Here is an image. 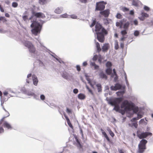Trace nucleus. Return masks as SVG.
<instances>
[{
	"label": "nucleus",
	"instance_id": "3c124183",
	"mask_svg": "<svg viewBox=\"0 0 153 153\" xmlns=\"http://www.w3.org/2000/svg\"><path fill=\"white\" fill-rule=\"evenodd\" d=\"M66 112L68 114L71 113V110L67 108L66 109Z\"/></svg>",
	"mask_w": 153,
	"mask_h": 153
},
{
	"label": "nucleus",
	"instance_id": "c85d7f7f",
	"mask_svg": "<svg viewBox=\"0 0 153 153\" xmlns=\"http://www.w3.org/2000/svg\"><path fill=\"white\" fill-rule=\"evenodd\" d=\"M98 61L100 64L102 62V61L103 59V57L100 54H99L98 55Z\"/></svg>",
	"mask_w": 153,
	"mask_h": 153
},
{
	"label": "nucleus",
	"instance_id": "6e6d98bb",
	"mask_svg": "<svg viewBox=\"0 0 153 153\" xmlns=\"http://www.w3.org/2000/svg\"><path fill=\"white\" fill-rule=\"evenodd\" d=\"M28 19V17L27 16H23V19L25 21L27 20Z\"/></svg>",
	"mask_w": 153,
	"mask_h": 153
},
{
	"label": "nucleus",
	"instance_id": "393cba45",
	"mask_svg": "<svg viewBox=\"0 0 153 153\" xmlns=\"http://www.w3.org/2000/svg\"><path fill=\"white\" fill-rule=\"evenodd\" d=\"M96 45L97 51L98 53H99L101 51L99 43L98 42H96Z\"/></svg>",
	"mask_w": 153,
	"mask_h": 153
},
{
	"label": "nucleus",
	"instance_id": "c756f323",
	"mask_svg": "<svg viewBox=\"0 0 153 153\" xmlns=\"http://www.w3.org/2000/svg\"><path fill=\"white\" fill-rule=\"evenodd\" d=\"M106 66L107 68H111L112 66V63L110 61H108L106 64Z\"/></svg>",
	"mask_w": 153,
	"mask_h": 153
},
{
	"label": "nucleus",
	"instance_id": "603ef678",
	"mask_svg": "<svg viewBox=\"0 0 153 153\" xmlns=\"http://www.w3.org/2000/svg\"><path fill=\"white\" fill-rule=\"evenodd\" d=\"M134 24L135 25H137L138 24V22L137 20H135L133 21Z\"/></svg>",
	"mask_w": 153,
	"mask_h": 153
},
{
	"label": "nucleus",
	"instance_id": "423d86ee",
	"mask_svg": "<svg viewBox=\"0 0 153 153\" xmlns=\"http://www.w3.org/2000/svg\"><path fill=\"white\" fill-rule=\"evenodd\" d=\"M95 31L96 32H102L105 34H108V31L103 27L100 23H97L95 26Z\"/></svg>",
	"mask_w": 153,
	"mask_h": 153
},
{
	"label": "nucleus",
	"instance_id": "473e14b6",
	"mask_svg": "<svg viewBox=\"0 0 153 153\" xmlns=\"http://www.w3.org/2000/svg\"><path fill=\"white\" fill-rule=\"evenodd\" d=\"M60 17L62 18H69V15H68L67 13H65L64 14L60 15Z\"/></svg>",
	"mask_w": 153,
	"mask_h": 153
},
{
	"label": "nucleus",
	"instance_id": "774afa93",
	"mask_svg": "<svg viewBox=\"0 0 153 153\" xmlns=\"http://www.w3.org/2000/svg\"><path fill=\"white\" fill-rule=\"evenodd\" d=\"M118 152L120 153H124L122 149H118Z\"/></svg>",
	"mask_w": 153,
	"mask_h": 153
},
{
	"label": "nucleus",
	"instance_id": "a18cd8bd",
	"mask_svg": "<svg viewBox=\"0 0 153 153\" xmlns=\"http://www.w3.org/2000/svg\"><path fill=\"white\" fill-rule=\"evenodd\" d=\"M124 108V110H121L120 111L119 110V111L120 113H121L123 115L125 114V111H126L125 110V108Z\"/></svg>",
	"mask_w": 153,
	"mask_h": 153
},
{
	"label": "nucleus",
	"instance_id": "f704fd0d",
	"mask_svg": "<svg viewBox=\"0 0 153 153\" xmlns=\"http://www.w3.org/2000/svg\"><path fill=\"white\" fill-rule=\"evenodd\" d=\"M121 9L124 12H127L129 11V9L128 8L125 7H122Z\"/></svg>",
	"mask_w": 153,
	"mask_h": 153
},
{
	"label": "nucleus",
	"instance_id": "ea45409f",
	"mask_svg": "<svg viewBox=\"0 0 153 153\" xmlns=\"http://www.w3.org/2000/svg\"><path fill=\"white\" fill-rule=\"evenodd\" d=\"M139 32L138 30H136L135 31L134 33V35L135 36H138L139 34Z\"/></svg>",
	"mask_w": 153,
	"mask_h": 153
},
{
	"label": "nucleus",
	"instance_id": "79ce46f5",
	"mask_svg": "<svg viewBox=\"0 0 153 153\" xmlns=\"http://www.w3.org/2000/svg\"><path fill=\"white\" fill-rule=\"evenodd\" d=\"M127 36H122L121 37V38L120 40L121 41L123 42V41L125 40V39L126 38H127Z\"/></svg>",
	"mask_w": 153,
	"mask_h": 153
},
{
	"label": "nucleus",
	"instance_id": "9b49d317",
	"mask_svg": "<svg viewBox=\"0 0 153 153\" xmlns=\"http://www.w3.org/2000/svg\"><path fill=\"white\" fill-rule=\"evenodd\" d=\"M109 47L108 43H105L102 47V51L103 52H107Z\"/></svg>",
	"mask_w": 153,
	"mask_h": 153
},
{
	"label": "nucleus",
	"instance_id": "f3484780",
	"mask_svg": "<svg viewBox=\"0 0 153 153\" xmlns=\"http://www.w3.org/2000/svg\"><path fill=\"white\" fill-rule=\"evenodd\" d=\"M3 126L5 128H6L8 129L12 128L11 125L7 122H5L3 124Z\"/></svg>",
	"mask_w": 153,
	"mask_h": 153
},
{
	"label": "nucleus",
	"instance_id": "a211bd4d",
	"mask_svg": "<svg viewBox=\"0 0 153 153\" xmlns=\"http://www.w3.org/2000/svg\"><path fill=\"white\" fill-rule=\"evenodd\" d=\"M64 116L67 120V123H68V126H69V127H71L72 128H73V126L72 125V124H71V123L70 120L68 118V116H66V115H64Z\"/></svg>",
	"mask_w": 153,
	"mask_h": 153
},
{
	"label": "nucleus",
	"instance_id": "69168bd1",
	"mask_svg": "<svg viewBox=\"0 0 153 153\" xmlns=\"http://www.w3.org/2000/svg\"><path fill=\"white\" fill-rule=\"evenodd\" d=\"M87 65V63L86 62H84L83 63V65L84 66H85Z\"/></svg>",
	"mask_w": 153,
	"mask_h": 153
},
{
	"label": "nucleus",
	"instance_id": "412c9836",
	"mask_svg": "<svg viewBox=\"0 0 153 153\" xmlns=\"http://www.w3.org/2000/svg\"><path fill=\"white\" fill-rule=\"evenodd\" d=\"M90 65L91 67H94L95 69H97L99 68V66L96 64L95 62H91L90 63Z\"/></svg>",
	"mask_w": 153,
	"mask_h": 153
},
{
	"label": "nucleus",
	"instance_id": "338daca9",
	"mask_svg": "<svg viewBox=\"0 0 153 153\" xmlns=\"http://www.w3.org/2000/svg\"><path fill=\"white\" fill-rule=\"evenodd\" d=\"M107 130L108 131L109 133L111 131H112L109 127H107Z\"/></svg>",
	"mask_w": 153,
	"mask_h": 153
},
{
	"label": "nucleus",
	"instance_id": "c9c22d12",
	"mask_svg": "<svg viewBox=\"0 0 153 153\" xmlns=\"http://www.w3.org/2000/svg\"><path fill=\"white\" fill-rule=\"evenodd\" d=\"M141 15L142 16L144 17H148L149 16V15L148 14L144 12H142L141 13Z\"/></svg>",
	"mask_w": 153,
	"mask_h": 153
},
{
	"label": "nucleus",
	"instance_id": "e2e57ef3",
	"mask_svg": "<svg viewBox=\"0 0 153 153\" xmlns=\"http://www.w3.org/2000/svg\"><path fill=\"white\" fill-rule=\"evenodd\" d=\"M76 142H77V143L79 145V146H81V145L79 141V140L76 137Z\"/></svg>",
	"mask_w": 153,
	"mask_h": 153
},
{
	"label": "nucleus",
	"instance_id": "20e7f679",
	"mask_svg": "<svg viewBox=\"0 0 153 153\" xmlns=\"http://www.w3.org/2000/svg\"><path fill=\"white\" fill-rule=\"evenodd\" d=\"M31 27H34L32 30V32L35 35H37L38 33L40 32L41 26L39 23L34 22L31 25Z\"/></svg>",
	"mask_w": 153,
	"mask_h": 153
},
{
	"label": "nucleus",
	"instance_id": "4c0bfd02",
	"mask_svg": "<svg viewBox=\"0 0 153 153\" xmlns=\"http://www.w3.org/2000/svg\"><path fill=\"white\" fill-rule=\"evenodd\" d=\"M0 21H2L3 22H5L7 20L4 17H0Z\"/></svg>",
	"mask_w": 153,
	"mask_h": 153
},
{
	"label": "nucleus",
	"instance_id": "f03ea898",
	"mask_svg": "<svg viewBox=\"0 0 153 153\" xmlns=\"http://www.w3.org/2000/svg\"><path fill=\"white\" fill-rule=\"evenodd\" d=\"M121 108H125L126 111H131L133 110L134 113H136L138 111L137 107H135L134 104L131 102H129L126 100L124 101L121 105Z\"/></svg>",
	"mask_w": 153,
	"mask_h": 153
},
{
	"label": "nucleus",
	"instance_id": "de8ad7c7",
	"mask_svg": "<svg viewBox=\"0 0 153 153\" xmlns=\"http://www.w3.org/2000/svg\"><path fill=\"white\" fill-rule=\"evenodd\" d=\"M116 26L117 27H118L120 26V28H121L122 27V24H120V22H117L116 23Z\"/></svg>",
	"mask_w": 153,
	"mask_h": 153
},
{
	"label": "nucleus",
	"instance_id": "72a5a7b5",
	"mask_svg": "<svg viewBox=\"0 0 153 153\" xmlns=\"http://www.w3.org/2000/svg\"><path fill=\"white\" fill-rule=\"evenodd\" d=\"M126 30H122L121 33V35L123 36H125V35L127 33V32Z\"/></svg>",
	"mask_w": 153,
	"mask_h": 153
},
{
	"label": "nucleus",
	"instance_id": "bb28decb",
	"mask_svg": "<svg viewBox=\"0 0 153 153\" xmlns=\"http://www.w3.org/2000/svg\"><path fill=\"white\" fill-rule=\"evenodd\" d=\"M10 115L9 113L7 112H6V115L5 116L3 117L0 120V124L2 123V122L4 121V120L7 117H8Z\"/></svg>",
	"mask_w": 153,
	"mask_h": 153
},
{
	"label": "nucleus",
	"instance_id": "7ed1b4c3",
	"mask_svg": "<svg viewBox=\"0 0 153 153\" xmlns=\"http://www.w3.org/2000/svg\"><path fill=\"white\" fill-rule=\"evenodd\" d=\"M123 98L122 97L117 98L113 100H109L108 103L112 106H114L113 110L117 112L120 110V106L119 104L122 101Z\"/></svg>",
	"mask_w": 153,
	"mask_h": 153
},
{
	"label": "nucleus",
	"instance_id": "0e129e2a",
	"mask_svg": "<svg viewBox=\"0 0 153 153\" xmlns=\"http://www.w3.org/2000/svg\"><path fill=\"white\" fill-rule=\"evenodd\" d=\"M120 47L122 48L123 49L124 48V43L123 42H122L120 43Z\"/></svg>",
	"mask_w": 153,
	"mask_h": 153
},
{
	"label": "nucleus",
	"instance_id": "052dcab7",
	"mask_svg": "<svg viewBox=\"0 0 153 153\" xmlns=\"http://www.w3.org/2000/svg\"><path fill=\"white\" fill-rule=\"evenodd\" d=\"M142 117H143V115H142L138 114H137V118H138V120H139V119H140V118H141Z\"/></svg>",
	"mask_w": 153,
	"mask_h": 153
},
{
	"label": "nucleus",
	"instance_id": "9d476101",
	"mask_svg": "<svg viewBox=\"0 0 153 153\" xmlns=\"http://www.w3.org/2000/svg\"><path fill=\"white\" fill-rule=\"evenodd\" d=\"M33 14L36 18H44L45 17L44 14L41 12H33Z\"/></svg>",
	"mask_w": 153,
	"mask_h": 153
},
{
	"label": "nucleus",
	"instance_id": "37998d69",
	"mask_svg": "<svg viewBox=\"0 0 153 153\" xmlns=\"http://www.w3.org/2000/svg\"><path fill=\"white\" fill-rule=\"evenodd\" d=\"M98 58V56L97 55H94L93 58L92 59L94 61H96Z\"/></svg>",
	"mask_w": 153,
	"mask_h": 153
},
{
	"label": "nucleus",
	"instance_id": "8fccbe9b",
	"mask_svg": "<svg viewBox=\"0 0 153 153\" xmlns=\"http://www.w3.org/2000/svg\"><path fill=\"white\" fill-rule=\"evenodd\" d=\"M73 92L75 94H77L78 92V90L76 88L74 89L73 90Z\"/></svg>",
	"mask_w": 153,
	"mask_h": 153
},
{
	"label": "nucleus",
	"instance_id": "5701e85b",
	"mask_svg": "<svg viewBox=\"0 0 153 153\" xmlns=\"http://www.w3.org/2000/svg\"><path fill=\"white\" fill-rule=\"evenodd\" d=\"M62 8L57 7L55 9L54 12L56 13L60 14L62 12Z\"/></svg>",
	"mask_w": 153,
	"mask_h": 153
},
{
	"label": "nucleus",
	"instance_id": "aec40b11",
	"mask_svg": "<svg viewBox=\"0 0 153 153\" xmlns=\"http://www.w3.org/2000/svg\"><path fill=\"white\" fill-rule=\"evenodd\" d=\"M78 99L81 100H83L85 99L86 98L85 95L82 93H80L78 94Z\"/></svg>",
	"mask_w": 153,
	"mask_h": 153
},
{
	"label": "nucleus",
	"instance_id": "7c9ffc66",
	"mask_svg": "<svg viewBox=\"0 0 153 153\" xmlns=\"http://www.w3.org/2000/svg\"><path fill=\"white\" fill-rule=\"evenodd\" d=\"M132 4L136 6H137L138 5V3L137 1L136 0H133L132 1Z\"/></svg>",
	"mask_w": 153,
	"mask_h": 153
},
{
	"label": "nucleus",
	"instance_id": "13d9d810",
	"mask_svg": "<svg viewBox=\"0 0 153 153\" xmlns=\"http://www.w3.org/2000/svg\"><path fill=\"white\" fill-rule=\"evenodd\" d=\"M124 75L125 76V80L126 81V82H128V80H127V75H126V74L125 72L124 73Z\"/></svg>",
	"mask_w": 153,
	"mask_h": 153
},
{
	"label": "nucleus",
	"instance_id": "5fc2aeb1",
	"mask_svg": "<svg viewBox=\"0 0 153 153\" xmlns=\"http://www.w3.org/2000/svg\"><path fill=\"white\" fill-rule=\"evenodd\" d=\"M144 9L146 11H149V8L147 6H145L144 7Z\"/></svg>",
	"mask_w": 153,
	"mask_h": 153
},
{
	"label": "nucleus",
	"instance_id": "f257e3e1",
	"mask_svg": "<svg viewBox=\"0 0 153 153\" xmlns=\"http://www.w3.org/2000/svg\"><path fill=\"white\" fill-rule=\"evenodd\" d=\"M137 136L140 139H142L138 145V153H143L146 149V144L147 143V141L143 139L146 138L148 136H152V133L147 132H142L139 130L137 131L136 132Z\"/></svg>",
	"mask_w": 153,
	"mask_h": 153
},
{
	"label": "nucleus",
	"instance_id": "bf43d9fd",
	"mask_svg": "<svg viewBox=\"0 0 153 153\" xmlns=\"http://www.w3.org/2000/svg\"><path fill=\"white\" fill-rule=\"evenodd\" d=\"M40 98L42 100H44L45 99V96L43 95H41L40 96Z\"/></svg>",
	"mask_w": 153,
	"mask_h": 153
},
{
	"label": "nucleus",
	"instance_id": "864d4df0",
	"mask_svg": "<svg viewBox=\"0 0 153 153\" xmlns=\"http://www.w3.org/2000/svg\"><path fill=\"white\" fill-rule=\"evenodd\" d=\"M4 129L2 127H0V134L4 132Z\"/></svg>",
	"mask_w": 153,
	"mask_h": 153
},
{
	"label": "nucleus",
	"instance_id": "680f3d73",
	"mask_svg": "<svg viewBox=\"0 0 153 153\" xmlns=\"http://www.w3.org/2000/svg\"><path fill=\"white\" fill-rule=\"evenodd\" d=\"M77 70L78 71H80L81 70V68L80 66L79 65H77L76 66Z\"/></svg>",
	"mask_w": 153,
	"mask_h": 153
},
{
	"label": "nucleus",
	"instance_id": "2eb2a0df",
	"mask_svg": "<svg viewBox=\"0 0 153 153\" xmlns=\"http://www.w3.org/2000/svg\"><path fill=\"white\" fill-rule=\"evenodd\" d=\"M32 78L34 85H36L38 82L37 77L35 75H33L32 76Z\"/></svg>",
	"mask_w": 153,
	"mask_h": 153
},
{
	"label": "nucleus",
	"instance_id": "4be33fe9",
	"mask_svg": "<svg viewBox=\"0 0 153 153\" xmlns=\"http://www.w3.org/2000/svg\"><path fill=\"white\" fill-rule=\"evenodd\" d=\"M49 0H39V2L40 4L44 5L47 4Z\"/></svg>",
	"mask_w": 153,
	"mask_h": 153
},
{
	"label": "nucleus",
	"instance_id": "39448f33",
	"mask_svg": "<svg viewBox=\"0 0 153 153\" xmlns=\"http://www.w3.org/2000/svg\"><path fill=\"white\" fill-rule=\"evenodd\" d=\"M107 4L106 1H100L96 3L95 11H103L105 8V5Z\"/></svg>",
	"mask_w": 153,
	"mask_h": 153
},
{
	"label": "nucleus",
	"instance_id": "4468645a",
	"mask_svg": "<svg viewBox=\"0 0 153 153\" xmlns=\"http://www.w3.org/2000/svg\"><path fill=\"white\" fill-rule=\"evenodd\" d=\"M29 51L30 52L33 53H35L36 51V49L33 45H32L31 47L28 48Z\"/></svg>",
	"mask_w": 153,
	"mask_h": 153
},
{
	"label": "nucleus",
	"instance_id": "0eeeda50",
	"mask_svg": "<svg viewBox=\"0 0 153 153\" xmlns=\"http://www.w3.org/2000/svg\"><path fill=\"white\" fill-rule=\"evenodd\" d=\"M97 35V39L99 42L101 43H103L105 41V34L102 32H96Z\"/></svg>",
	"mask_w": 153,
	"mask_h": 153
},
{
	"label": "nucleus",
	"instance_id": "c03bdc74",
	"mask_svg": "<svg viewBox=\"0 0 153 153\" xmlns=\"http://www.w3.org/2000/svg\"><path fill=\"white\" fill-rule=\"evenodd\" d=\"M96 23V21L95 20H94L93 21L92 23H91V25H90V27H93L95 24Z\"/></svg>",
	"mask_w": 153,
	"mask_h": 153
},
{
	"label": "nucleus",
	"instance_id": "f8f14e48",
	"mask_svg": "<svg viewBox=\"0 0 153 153\" xmlns=\"http://www.w3.org/2000/svg\"><path fill=\"white\" fill-rule=\"evenodd\" d=\"M23 44L25 47H27L28 48L33 45L31 42L27 41L24 42Z\"/></svg>",
	"mask_w": 153,
	"mask_h": 153
},
{
	"label": "nucleus",
	"instance_id": "2f4dec72",
	"mask_svg": "<svg viewBox=\"0 0 153 153\" xmlns=\"http://www.w3.org/2000/svg\"><path fill=\"white\" fill-rule=\"evenodd\" d=\"M97 87L98 91L99 92L101 91H102L101 85L100 84H97Z\"/></svg>",
	"mask_w": 153,
	"mask_h": 153
},
{
	"label": "nucleus",
	"instance_id": "09e8293b",
	"mask_svg": "<svg viewBox=\"0 0 153 153\" xmlns=\"http://www.w3.org/2000/svg\"><path fill=\"white\" fill-rule=\"evenodd\" d=\"M138 120V118H137V117H134L131 120V121L132 122H134L135 120Z\"/></svg>",
	"mask_w": 153,
	"mask_h": 153
},
{
	"label": "nucleus",
	"instance_id": "58836bf2",
	"mask_svg": "<svg viewBox=\"0 0 153 153\" xmlns=\"http://www.w3.org/2000/svg\"><path fill=\"white\" fill-rule=\"evenodd\" d=\"M18 6V4L16 2H13L12 4V6L14 7H16Z\"/></svg>",
	"mask_w": 153,
	"mask_h": 153
},
{
	"label": "nucleus",
	"instance_id": "a878e982",
	"mask_svg": "<svg viewBox=\"0 0 153 153\" xmlns=\"http://www.w3.org/2000/svg\"><path fill=\"white\" fill-rule=\"evenodd\" d=\"M130 23L129 22H127L124 24L123 25V28L126 30H127L129 27Z\"/></svg>",
	"mask_w": 153,
	"mask_h": 153
},
{
	"label": "nucleus",
	"instance_id": "6e6552de",
	"mask_svg": "<svg viewBox=\"0 0 153 153\" xmlns=\"http://www.w3.org/2000/svg\"><path fill=\"white\" fill-rule=\"evenodd\" d=\"M110 13V10L109 9L104 10L103 11H101L100 12V14L102 16H103L105 18H108Z\"/></svg>",
	"mask_w": 153,
	"mask_h": 153
},
{
	"label": "nucleus",
	"instance_id": "4d7b16f0",
	"mask_svg": "<svg viewBox=\"0 0 153 153\" xmlns=\"http://www.w3.org/2000/svg\"><path fill=\"white\" fill-rule=\"evenodd\" d=\"M109 134L112 137H113L114 136V134L112 131L109 132Z\"/></svg>",
	"mask_w": 153,
	"mask_h": 153
},
{
	"label": "nucleus",
	"instance_id": "1a4fd4ad",
	"mask_svg": "<svg viewBox=\"0 0 153 153\" xmlns=\"http://www.w3.org/2000/svg\"><path fill=\"white\" fill-rule=\"evenodd\" d=\"M122 85L120 84L117 83L114 86H111L110 87V89L112 91H117L120 89L122 87Z\"/></svg>",
	"mask_w": 153,
	"mask_h": 153
},
{
	"label": "nucleus",
	"instance_id": "ddd939ff",
	"mask_svg": "<svg viewBox=\"0 0 153 153\" xmlns=\"http://www.w3.org/2000/svg\"><path fill=\"white\" fill-rule=\"evenodd\" d=\"M101 131L102 132V134L104 135L105 137L106 138L107 140L109 142H111V140L109 139V138L108 137L105 131H104V130L102 129H101Z\"/></svg>",
	"mask_w": 153,
	"mask_h": 153
},
{
	"label": "nucleus",
	"instance_id": "e433bc0d",
	"mask_svg": "<svg viewBox=\"0 0 153 153\" xmlns=\"http://www.w3.org/2000/svg\"><path fill=\"white\" fill-rule=\"evenodd\" d=\"M116 17L118 19H121L122 18V16L120 13H117L116 16Z\"/></svg>",
	"mask_w": 153,
	"mask_h": 153
},
{
	"label": "nucleus",
	"instance_id": "cd10ccee",
	"mask_svg": "<svg viewBox=\"0 0 153 153\" xmlns=\"http://www.w3.org/2000/svg\"><path fill=\"white\" fill-rule=\"evenodd\" d=\"M112 71L111 68H107L105 72L108 75H110Z\"/></svg>",
	"mask_w": 153,
	"mask_h": 153
},
{
	"label": "nucleus",
	"instance_id": "49530a36",
	"mask_svg": "<svg viewBox=\"0 0 153 153\" xmlns=\"http://www.w3.org/2000/svg\"><path fill=\"white\" fill-rule=\"evenodd\" d=\"M132 125L134 126L135 128H137L138 127V124L137 123V122L134 123L132 124Z\"/></svg>",
	"mask_w": 153,
	"mask_h": 153
},
{
	"label": "nucleus",
	"instance_id": "b1692460",
	"mask_svg": "<svg viewBox=\"0 0 153 153\" xmlns=\"http://www.w3.org/2000/svg\"><path fill=\"white\" fill-rule=\"evenodd\" d=\"M99 76L100 77L102 78H104L106 79H107V76L103 72H102L99 74Z\"/></svg>",
	"mask_w": 153,
	"mask_h": 153
},
{
	"label": "nucleus",
	"instance_id": "dca6fc26",
	"mask_svg": "<svg viewBox=\"0 0 153 153\" xmlns=\"http://www.w3.org/2000/svg\"><path fill=\"white\" fill-rule=\"evenodd\" d=\"M103 21L104 24L107 25L110 23V22L111 21V20L106 18L103 19Z\"/></svg>",
	"mask_w": 153,
	"mask_h": 153
},
{
	"label": "nucleus",
	"instance_id": "a19ab883",
	"mask_svg": "<svg viewBox=\"0 0 153 153\" xmlns=\"http://www.w3.org/2000/svg\"><path fill=\"white\" fill-rule=\"evenodd\" d=\"M69 16L72 19H76L77 18V16L74 14H73L70 16Z\"/></svg>",
	"mask_w": 153,
	"mask_h": 153
},
{
	"label": "nucleus",
	"instance_id": "6ab92c4d",
	"mask_svg": "<svg viewBox=\"0 0 153 153\" xmlns=\"http://www.w3.org/2000/svg\"><path fill=\"white\" fill-rule=\"evenodd\" d=\"M61 75L62 77L65 79H67L68 78V74L66 71H63L61 74Z\"/></svg>",
	"mask_w": 153,
	"mask_h": 153
}]
</instances>
